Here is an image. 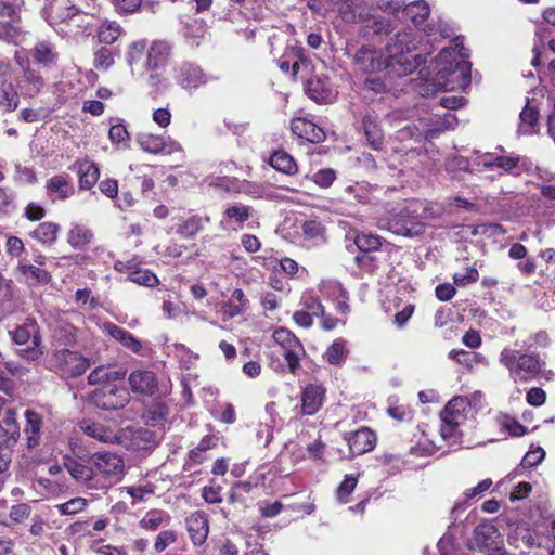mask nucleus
Returning <instances> with one entry per match:
<instances>
[{
  "label": "nucleus",
  "instance_id": "nucleus-19",
  "mask_svg": "<svg viewBox=\"0 0 555 555\" xmlns=\"http://www.w3.org/2000/svg\"><path fill=\"white\" fill-rule=\"evenodd\" d=\"M176 80L184 89H196L206 83V76L198 66L184 63L177 69Z\"/></svg>",
  "mask_w": 555,
  "mask_h": 555
},
{
  "label": "nucleus",
  "instance_id": "nucleus-62",
  "mask_svg": "<svg viewBox=\"0 0 555 555\" xmlns=\"http://www.w3.org/2000/svg\"><path fill=\"white\" fill-rule=\"evenodd\" d=\"M545 457V451L538 447L533 450L528 451L521 461V466L524 468H531L539 465Z\"/></svg>",
  "mask_w": 555,
  "mask_h": 555
},
{
  "label": "nucleus",
  "instance_id": "nucleus-6",
  "mask_svg": "<svg viewBox=\"0 0 555 555\" xmlns=\"http://www.w3.org/2000/svg\"><path fill=\"white\" fill-rule=\"evenodd\" d=\"M470 403L466 397H454L440 413V436L446 441L457 442L459 427L467 420Z\"/></svg>",
  "mask_w": 555,
  "mask_h": 555
},
{
  "label": "nucleus",
  "instance_id": "nucleus-37",
  "mask_svg": "<svg viewBox=\"0 0 555 555\" xmlns=\"http://www.w3.org/2000/svg\"><path fill=\"white\" fill-rule=\"evenodd\" d=\"M64 467L69 473V475L78 482H88L94 476V470L92 467L70 456H66L64 459Z\"/></svg>",
  "mask_w": 555,
  "mask_h": 555
},
{
  "label": "nucleus",
  "instance_id": "nucleus-4",
  "mask_svg": "<svg viewBox=\"0 0 555 555\" xmlns=\"http://www.w3.org/2000/svg\"><path fill=\"white\" fill-rule=\"evenodd\" d=\"M500 363L507 369L515 383L530 382L541 371V359L538 354L522 353L512 348H504L501 351Z\"/></svg>",
  "mask_w": 555,
  "mask_h": 555
},
{
  "label": "nucleus",
  "instance_id": "nucleus-36",
  "mask_svg": "<svg viewBox=\"0 0 555 555\" xmlns=\"http://www.w3.org/2000/svg\"><path fill=\"white\" fill-rule=\"evenodd\" d=\"M16 271L30 285L48 284L51 281V275L47 270L33 264L20 262L16 267Z\"/></svg>",
  "mask_w": 555,
  "mask_h": 555
},
{
  "label": "nucleus",
  "instance_id": "nucleus-11",
  "mask_svg": "<svg viewBox=\"0 0 555 555\" xmlns=\"http://www.w3.org/2000/svg\"><path fill=\"white\" fill-rule=\"evenodd\" d=\"M130 399L129 391L115 385H103L90 395V401L99 409L111 411L124 408Z\"/></svg>",
  "mask_w": 555,
  "mask_h": 555
},
{
  "label": "nucleus",
  "instance_id": "nucleus-33",
  "mask_svg": "<svg viewBox=\"0 0 555 555\" xmlns=\"http://www.w3.org/2000/svg\"><path fill=\"white\" fill-rule=\"evenodd\" d=\"M357 247L363 253L356 257V261L362 264L370 257L366 254L378 250L382 246V237L371 233H358L354 237Z\"/></svg>",
  "mask_w": 555,
  "mask_h": 555
},
{
  "label": "nucleus",
  "instance_id": "nucleus-52",
  "mask_svg": "<svg viewBox=\"0 0 555 555\" xmlns=\"http://www.w3.org/2000/svg\"><path fill=\"white\" fill-rule=\"evenodd\" d=\"M358 483V478L353 475H346L341 483L336 489V500L340 504H346L350 501V495L354 491Z\"/></svg>",
  "mask_w": 555,
  "mask_h": 555
},
{
  "label": "nucleus",
  "instance_id": "nucleus-8",
  "mask_svg": "<svg viewBox=\"0 0 555 555\" xmlns=\"http://www.w3.org/2000/svg\"><path fill=\"white\" fill-rule=\"evenodd\" d=\"M49 367L63 378H75L82 375L90 366V360L77 351L69 349L54 350L49 360Z\"/></svg>",
  "mask_w": 555,
  "mask_h": 555
},
{
  "label": "nucleus",
  "instance_id": "nucleus-12",
  "mask_svg": "<svg viewBox=\"0 0 555 555\" xmlns=\"http://www.w3.org/2000/svg\"><path fill=\"white\" fill-rule=\"evenodd\" d=\"M353 62L359 72L377 73L385 69L389 75V62L385 51L363 46L353 55Z\"/></svg>",
  "mask_w": 555,
  "mask_h": 555
},
{
  "label": "nucleus",
  "instance_id": "nucleus-9",
  "mask_svg": "<svg viewBox=\"0 0 555 555\" xmlns=\"http://www.w3.org/2000/svg\"><path fill=\"white\" fill-rule=\"evenodd\" d=\"M12 339L16 345L24 346L18 350L27 360H36L43 353L39 326L34 319H27L12 332Z\"/></svg>",
  "mask_w": 555,
  "mask_h": 555
},
{
  "label": "nucleus",
  "instance_id": "nucleus-14",
  "mask_svg": "<svg viewBox=\"0 0 555 555\" xmlns=\"http://www.w3.org/2000/svg\"><path fill=\"white\" fill-rule=\"evenodd\" d=\"M319 291L323 297L336 302V310L343 315L350 312L348 305L349 293L336 280H323L319 285Z\"/></svg>",
  "mask_w": 555,
  "mask_h": 555
},
{
  "label": "nucleus",
  "instance_id": "nucleus-48",
  "mask_svg": "<svg viewBox=\"0 0 555 555\" xmlns=\"http://www.w3.org/2000/svg\"><path fill=\"white\" fill-rule=\"evenodd\" d=\"M23 82L25 86H22V88L25 89L26 94L29 96L38 94L44 86L43 78L29 66H27L24 70Z\"/></svg>",
  "mask_w": 555,
  "mask_h": 555
},
{
  "label": "nucleus",
  "instance_id": "nucleus-49",
  "mask_svg": "<svg viewBox=\"0 0 555 555\" xmlns=\"http://www.w3.org/2000/svg\"><path fill=\"white\" fill-rule=\"evenodd\" d=\"M422 33L427 37H434V40L439 36L440 38H450L454 31L450 24L439 20L437 23L434 21L428 22L423 28Z\"/></svg>",
  "mask_w": 555,
  "mask_h": 555
},
{
  "label": "nucleus",
  "instance_id": "nucleus-60",
  "mask_svg": "<svg viewBox=\"0 0 555 555\" xmlns=\"http://www.w3.org/2000/svg\"><path fill=\"white\" fill-rule=\"evenodd\" d=\"M114 63L109 49L103 47L94 53L93 66L99 70H107Z\"/></svg>",
  "mask_w": 555,
  "mask_h": 555
},
{
  "label": "nucleus",
  "instance_id": "nucleus-64",
  "mask_svg": "<svg viewBox=\"0 0 555 555\" xmlns=\"http://www.w3.org/2000/svg\"><path fill=\"white\" fill-rule=\"evenodd\" d=\"M371 28L376 35L390 34L393 30L392 21L385 16H374Z\"/></svg>",
  "mask_w": 555,
  "mask_h": 555
},
{
  "label": "nucleus",
  "instance_id": "nucleus-24",
  "mask_svg": "<svg viewBox=\"0 0 555 555\" xmlns=\"http://www.w3.org/2000/svg\"><path fill=\"white\" fill-rule=\"evenodd\" d=\"M127 374L124 367L115 366H98L88 375V383L90 385H113V382L122 379Z\"/></svg>",
  "mask_w": 555,
  "mask_h": 555
},
{
  "label": "nucleus",
  "instance_id": "nucleus-31",
  "mask_svg": "<svg viewBox=\"0 0 555 555\" xmlns=\"http://www.w3.org/2000/svg\"><path fill=\"white\" fill-rule=\"evenodd\" d=\"M25 418L26 425L24 431L27 437V446L28 448H35L40 442L42 417L34 410H26Z\"/></svg>",
  "mask_w": 555,
  "mask_h": 555
},
{
  "label": "nucleus",
  "instance_id": "nucleus-5",
  "mask_svg": "<svg viewBox=\"0 0 555 555\" xmlns=\"http://www.w3.org/2000/svg\"><path fill=\"white\" fill-rule=\"evenodd\" d=\"M473 166L478 173L498 168L501 170L499 176L502 173L519 176L522 170L529 168L526 159L520 156L482 153L480 151L473 152Z\"/></svg>",
  "mask_w": 555,
  "mask_h": 555
},
{
  "label": "nucleus",
  "instance_id": "nucleus-20",
  "mask_svg": "<svg viewBox=\"0 0 555 555\" xmlns=\"http://www.w3.org/2000/svg\"><path fill=\"white\" fill-rule=\"evenodd\" d=\"M369 0H344L338 11L348 23L364 22L369 17Z\"/></svg>",
  "mask_w": 555,
  "mask_h": 555
},
{
  "label": "nucleus",
  "instance_id": "nucleus-30",
  "mask_svg": "<svg viewBox=\"0 0 555 555\" xmlns=\"http://www.w3.org/2000/svg\"><path fill=\"white\" fill-rule=\"evenodd\" d=\"M46 190L48 195H55V199L65 201L74 194V186L68 178L63 175L53 176L47 181Z\"/></svg>",
  "mask_w": 555,
  "mask_h": 555
},
{
  "label": "nucleus",
  "instance_id": "nucleus-61",
  "mask_svg": "<svg viewBox=\"0 0 555 555\" xmlns=\"http://www.w3.org/2000/svg\"><path fill=\"white\" fill-rule=\"evenodd\" d=\"M241 191L253 198H272V195L263 184L245 182Z\"/></svg>",
  "mask_w": 555,
  "mask_h": 555
},
{
  "label": "nucleus",
  "instance_id": "nucleus-54",
  "mask_svg": "<svg viewBox=\"0 0 555 555\" xmlns=\"http://www.w3.org/2000/svg\"><path fill=\"white\" fill-rule=\"evenodd\" d=\"M446 169L449 172H455L457 170L477 172L476 170H474L473 155L469 158H466L461 155L450 156L446 160Z\"/></svg>",
  "mask_w": 555,
  "mask_h": 555
},
{
  "label": "nucleus",
  "instance_id": "nucleus-21",
  "mask_svg": "<svg viewBox=\"0 0 555 555\" xmlns=\"http://www.w3.org/2000/svg\"><path fill=\"white\" fill-rule=\"evenodd\" d=\"M170 55L171 46L167 41H153L146 53V67L149 69L164 68L167 65Z\"/></svg>",
  "mask_w": 555,
  "mask_h": 555
},
{
  "label": "nucleus",
  "instance_id": "nucleus-16",
  "mask_svg": "<svg viewBox=\"0 0 555 555\" xmlns=\"http://www.w3.org/2000/svg\"><path fill=\"white\" fill-rule=\"evenodd\" d=\"M345 439L352 455H362L370 452L376 443L375 433L367 427H361L347 434Z\"/></svg>",
  "mask_w": 555,
  "mask_h": 555
},
{
  "label": "nucleus",
  "instance_id": "nucleus-3",
  "mask_svg": "<svg viewBox=\"0 0 555 555\" xmlns=\"http://www.w3.org/2000/svg\"><path fill=\"white\" fill-rule=\"evenodd\" d=\"M420 203L405 202L386 210L385 216L376 218V227L396 235L415 237L424 233L425 224L418 214Z\"/></svg>",
  "mask_w": 555,
  "mask_h": 555
},
{
  "label": "nucleus",
  "instance_id": "nucleus-58",
  "mask_svg": "<svg viewBox=\"0 0 555 555\" xmlns=\"http://www.w3.org/2000/svg\"><path fill=\"white\" fill-rule=\"evenodd\" d=\"M120 35V28L115 23L103 24L99 30V39L106 44L114 43Z\"/></svg>",
  "mask_w": 555,
  "mask_h": 555
},
{
  "label": "nucleus",
  "instance_id": "nucleus-25",
  "mask_svg": "<svg viewBox=\"0 0 555 555\" xmlns=\"http://www.w3.org/2000/svg\"><path fill=\"white\" fill-rule=\"evenodd\" d=\"M291 128L294 134L310 142H321L325 139L323 129L305 118L293 119Z\"/></svg>",
  "mask_w": 555,
  "mask_h": 555
},
{
  "label": "nucleus",
  "instance_id": "nucleus-18",
  "mask_svg": "<svg viewBox=\"0 0 555 555\" xmlns=\"http://www.w3.org/2000/svg\"><path fill=\"white\" fill-rule=\"evenodd\" d=\"M253 211L250 206L243 205L242 203L230 204L224 208L220 225L224 229L229 227L242 229L244 222L251 217Z\"/></svg>",
  "mask_w": 555,
  "mask_h": 555
},
{
  "label": "nucleus",
  "instance_id": "nucleus-47",
  "mask_svg": "<svg viewBox=\"0 0 555 555\" xmlns=\"http://www.w3.org/2000/svg\"><path fill=\"white\" fill-rule=\"evenodd\" d=\"M375 188L366 182H356L346 188V193L352 196L358 203L369 204L374 198Z\"/></svg>",
  "mask_w": 555,
  "mask_h": 555
},
{
  "label": "nucleus",
  "instance_id": "nucleus-63",
  "mask_svg": "<svg viewBox=\"0 0 555 555\" xmlns=\"http://www.w3.org/2000/svg\"><path fill=\"white\" fill-rule=\"evenodd\" d=\"M158 383L153 372H141V393L155 395Z\"/></svg>",
  "mask_w": 555,
  "mask_h": 555
},
{
  "label": "nucleus",
  "instance_id": "nucleus-32",
  "mask_svg": "<svg viewBox=\"0 0 555 555\" xmlns=\"http://www.w3.org/2000/svg\"><path fill=\"white\" fill-rule=\"evenodd\" d=\"M78 425L83 434L98 441L113 442L115 440L114 433L100 423L85 418L81 420Z\"/></svg>",
  "mask_w": 555,
  "mask_h": 555
},
{
  "label": "nucleus",
  "instance_id": "nucleus-41",
  "mask_svg": "<svg viewBox=\"0 0 555 555\" xmlns=\"http://www.w3.org/2000/svg\"><path fill=\"white\" fill-rule=\"evenodd\" d=\"M26 31L11 21L0 22V40L17 46L25 41Z\"/></svg>",
  "mask_w": 555,
  "mask_h": 555
},
{
  "label": "nucleus",
  "instance_id": "nucleus-1",
  "mask_svg": "<svg viewBox=\"0 0 555 555\" xmlns=\"http://www.w3.org/2000/svg\"><path fill=\"white\" fill-rule=\"evenodd\" d=\"M461 37L452 40L435 59L433 86L437 90L465 91L470 86L472 65Z\"/></svg>",
  "mask_w": 555,
  "mask_h": 555
},
{
  "label": "nucleus",
  "instance_id": "nucleus-56",
  "mask_svg": "<svg viewBox=\"0 0 555 555\" xmlns=\"http://www.w3.org/2000/svg\"><path fill=\"white\" fill-rule=\"evenodd\" d=\"M301 228L306 238L312 240L315 243L324 241V228L320 222L314 220L306 221Z\"/></svg>",
  "mask_w": 555,
  "mask_h": 555
},
{
  "label": "nucleus",
  "instance_id": "nucleus-55",
  "mask_svg": "<svg viewBox=\"0 0 555 555\" xmlns=\"http://www.w3.org/2000/svg\"><path fill=\"white\" fill-rule=\"evenodd\" d=\"M325 358L331 364H341L346 358L345 341L343 339L335 340L326 350Z\"/></svg>",
  "mask_w": 555,
  "mask_h": 555
},
{
  "label": "nucleus",
  "instance_id": "nucleus-28",
  "mask_svg": "<svg viewBox=\"0 0 555 555\" xmlns=\"http://www.w3.org/2000/svg\"><path fill=\"white\" fill-rule=\"evenodd\" d=\"M210 222L209 216L193 215L185 219H180L176 224V233L182 238L189 240L201 232L205 224Z\"/></svg>",
  "mask_w": 555,
  "mask_h": 555
},
{
  "label": "nucleus",
  "instance_id": "nucleus-2",
  "mask_svg": "<svg viewBox=\"0 0 555 555\" xmlns=\"http://www.w3.org/2000/svg\"><path fill=\"white\" fill-rule=\"evenodd\" d=\"M421 43V37L411 26H404L389 37L385 53L388 56L389 76L403 77L412 74L418 66L417 56H412Z\"/></svg>",
  "mask_w": 555,
  "mask_h": 555
},
{
  "label": "nucleus",
  "instance_id": "nucleus-15",
  "mask_svg": "<svg viewBox=\"0 0 555 555\" xmlns=\"http://www.w3.org/2000/svg\"><path fill=\"white\" fill-rule=\"evenodd\" d=\"M141 149L151 154H183V149L181 144L169 137H159L152 134L144 135L141 139Z\"/></svg>",
  "mask_w": 555,
  "mask_h": 555
},
{
  "label": "nucleus",
  "instance_id": "nucleus-29",
  "mask_svg": "<svg viewBox=\"0 0 555 555\" xmlns=\"http://www.w3.org/2000/svg\"><path fill=\"white\" fill-rule=\"evenodd\" d=\"M20 425L13 409L5 411L0 421V438L8 444H14L20 438Z\"/></svg>",
  "mask_w": 555,
  "mask_h": 555
},
{
  "label": "nucleus",
  "instance_id": "nucleus-57",
  "mask_svg": "<svg viewBox=\"0 0 555 555\" xmlns=\"http://www.w3.org/2000/svg\"><path fill=\"white\" fill-rule=\"evenodd\" d=\"M168 516L160 511H151L141 519V527L151 530L158 529L163 524L168 521Z\"/></svg>",
  "mask_w": 555,
  "mask_h": 555
},
{
  "label": "nucleus",
  "instance_id": "nucleus-51",
  "mask_svg": "<svg viewBox=\"0 0 555 555\" xmlns=\"http://www.w3.org/2000/svg\"><path fill=\"white\" fill-rule=\"evenodd\" d=\"M18 105V95L11 83L0 87V107L7 112L14 111Z\"/></svg>",
  "mask_w": 555,
  "mask_h": 555
},
{
  "label": "nucleus",
  "instance_id": "nucleus-42",
  "mask_svg": "<svg viewBox=\"0 0 555 555\" xmlns=\"http://www.w3.org/2000/svg\"><path fill=\"white\" fill-rule=\"evenodd\" d=\"M31 56L42 66H50L57 61L54 46L48 41L38 42L31 50Z\"/></svg>",
  "mask_w": 555,
  "mask_h": 555
},
{
  "label": "nucleus",
  "instance_id": "nucleus-27",
  "mask_svg": "<svg viewBox=\"0 0 555 555\" xmlns=\"http://www.w3.org/2000/svg\"><path fill=\"white\" fill-rule=\"evenodd\" d=\"M306 92L310 99L318 103H328L335 99V93L330 83L320 77H312L308 80Z\"/></svg>",
  "mask_w": 555,
  "mask_h": 555
},
{
  "label": "nucleus",
  "instance_id": "nucleus-44",
  "mask_svg": "<svg viewBox=\"0 0 555 555\" xmlns=\"http://www.w3.org/2000/svg\"><path fill=\"white\" fill-rule=\"evenodd\" d=\"M539 111L529 104V100H527V105L520 112V125L519 131L522 134H533L537 132L535 127L539 121Z\"/></svg>",
  "mask_w": 555,
  "mask_h": 555
},
{
  "label": "nucleus",
  "instance_id": "nucleus-43",
  "mask_svg": "<svg viewBox=\"0 0 555 555\" xmlns=\"http://www.w3.org/2000/svg\"><path fill=\"white\" fill-rule=\"evenodd\" d=\"M93 240V232L82 224H74L67 233V242L74 248H82Z\"/></svg>",
  "mask_w": 555,
  "mask_h": 555
},
{
  "label": "nucleus",
  "instance_id": "nucleus-46",
  "mask_svg": "<svg viewBox=\"0 0 555 555\" xmlns=\"http://www.w3.org/2000/svg\"><path fill=\"white\" fill-rule=\"evenodd\" d=\"M270 165L286 175H294L297 172V165L294 158L284 151L274 152L270 157Z\"/></svg>",
  "mask_w": 555,
  "mask_h": 555
},
{
  "label": "nucleus",
  "instance_id": "nucleus-34",
  "mask_svg": "<svg viewBox=\"0 0 555 555\" xmlns=\"http://www.w3.org/2000/svg\"><path fill=\"white\" fill-rule=\"evenodd\" d=\"M363 129L369 144L374 150H380L384 142V134L375 115L366 114L363 117Z\"/></svg>",
  "mask_w": 555,
  "mask_h": 555
},
{
  "label": "nucleus",
  "instance_id": "nucleus-22",
  "mask_svg": "<svg viewBox=\"0 0 555 555\" xmlns=\"http://www.w3.org/2000/svg\"><path fill=\"white\" fill-rule=\"evenodd\" d=\"M95 469L104 476H117L121 473L122 462L114 453L98 452L91 456Z\"/></svg>",
  "mask_w": 555,
  "mask_h": 555
},
{
  "label": "nucleus",
  "instance_id": "nucleus-45",
  "mask_svg": "<svg viewBox=\"0 0 555 555\" xmlns=\"http://www.w3.org/2000/svg\"><path fill=\"white\" fill-rule=\"evenodd\" d=\"M457 125V118L455 114L447 112L441 115V125L433 126L431 124H425L422 131L425 133L426 139L437 138L441 132L450 129H454Z\"/></svg>",
  "mask_w": 555,
  "mask_h": 555
},
{
  "label": "nucleus",
  "instance_id": "nucleus-39",
  "mask_svg": "<svg viewBox=\"0 0 555 555\" xmlns=\"http://www.w3.org/2000/svg\"><path fill=\"white\" fill-rule=\"evenodd\" d=\"M104 333L108 334L115 340L119 341L122 346L131 349L134 352L139 351L138 340L127 331L120 328L114 323L105 322L102 325Z\"/></svg>",
  "mask_w": 555,
  "mask_h": 555
},
{
  "label": "nucleus",
  "instance_id": "nucleus-59",
  "mask_svg": "<svg viewBox=\"0 0 555 555\" xmlns=\"http://www.w3.org/2000/svg\"><path fill=\"white\" fill-rule=\"evenodd\" d=\"M87 506V500L83 498H75L63 504L56 505V508L61 515H73L85 509Z\"/></svg>",
  "mask_w": 555,
  "mask_h": 555
},
{
  "label": "nucleus",
  "instance_id": "nucleus-13",
  "mask_svg": "<svg viewBox=\"0 0 555 555\" xmlns=\"http://www.w3.org/2000/svg\"><path fill=\"white\" fill-rule=\"evenodd\" d=\"M501 535L496 527L491 522H480L473 532V537L468 541V548L472 552H478L486 555L494 547H500Z\"/></svg>",
  "mask_w": 555,
  "mask_h": 555
},
{
  "label": "nucleus",
  "instance_id": "nucleus-53",
  "mask_svg": "<svg viewBox=\"0 0 555 555\" xmlns=\"http://www.w3.org/2000/svg\"><path fill=\"white\" fill-rule=\"evenodd\" d=\"M300 304L302 306V310L313 314L314 317L323 315L324 307L321 304L319 297L313 294L311 291H306L301 295Z\"/></svg>",
  "mask_w": 555,
  "mask_h": 555
},
{
  "label": "nucleus",
  "instance_id": "nucleus-7",
  "mask_svg": "<svg viewBox=\"0 0 555 555\" xmlns=\"http://www.w3.org/2000/svg\"><path fill=\"white\" fill-rule=\"evenodd\" d=\"M166 415L167 406L163 402L153 403L141 415L145 426L149 427H141V451H151L159 443L165 430Z\"/></svg>",
  "mask_w": 555,
  "mask_h": 555
},
{
  "label": "nucleus",
  "instance_id": "nucleus-10",
  "mask_svg": "<svg viewBox=\"0 0 555 555\" xmlns=\"http://www.w3.org/2000/svg\"><path fill=\"white\" fill-rule=\"evenodd\" d=\"M272 338L282 351L291 373L295 374L300 367V359L305 349L299 339L287 328L280 327L274 331Z\"/></svg>",
  "mask_w": 555,
  "mask_h": 555
},
{
  "label": "nucleus",
  "instance_id": "nucleus-40",
  "mask_svg": "<svg viewBox=\"0 0 555 555\" xmlns=\"http://www.w3.org/2000/svg\"><path fill=\"white\" fill-rule=\"evenodd\" d=\"M248 309V299L244 292L236 288L232 292L229 300L223 306V312L229 318L243 314Z\"/></svg>",
  "mask_w": 555,
  "mask_h": 555
},
{
  "label": "nucleus",
  "instance_id": "nucleus-26",
  "mask_svg": "<svg viewBox=\"0 0 555 555\" xmlns=\"http://www.w3.org/2000/svg\"><path fill=\"white\" fill-rule=\"evenodd\" d=\"M403 15L422 31V28L428 23L430 8L424 0L412 1L404 7Z\"/></svg>",
  "mask_w": 555,
  "mask_h": 555
},
{
  "label": "nucleus",
  "instance_id": "nucleus-38",
  "mask_svg": "<svg viewBox=\"0 0 555 555\" xmlns=\"http://www.w3.org/2000/svg\"><path fill=\"white\" fill-rule=\"evenodd\" d=\"M60 225L52 221L41 222L31 233L30 236L42 245H53L59 236Z\"/></svg>",
  "mask_w": 555,
  "mask_h": 555
},
{
  "label": "nucleus",
  "instance_id": "nucleus-23",
  "mask_svg": "<svg viewBox=\"0 0 555 555\" xmlns=\"http://www.w3.org/2000/svg\"><path fill=\"white\" fill-rule=\"evenodd\" d=\"M186 528L195 545H201L206 541L209 527L207 517L203 512L197 511L192 513L186 518Z\"/></svg>",
  "mask_w": 555,
  "mask_h": 555
},
{
  "label": "nucleus",
  "instance_id": "nucleus-35",
  "mask_svg": "<svg viewBox=\"0 0 555 555\" xmlns=\"http://www.w3.org/2000/svg\"><path fill=\"white\" fill-rule=\"evenodd\" d=\"M76 166L79 176V188L83 190H90L99 180V168L94 163L88 159L77 162Z\"/></svg>",
  "mask_w": 555,
  "mask_h": 555
},
{
  "label": "nucleus",
  "instance_id": "nucleus-17",
  "mask_svg": "<svg viewBox=\"0 0 555 555\" xmlns=\"http://www.w3.org/2000/svg\"><path fill=\"white\" fill-rule=\"evenodd\" d=\"M325 389L320 385H308L301 390L300 413L314 415L323 405Z\"/></svg>",
  "mask_w": 555,
  "mask_h": 555
},
{
  "label": "nucleus",
  "instance_id": "nucleus-50",
  "mask_svg": "<svg viewBox=\"0 0 555 555\" xmlns=\"http://www.w3.org/2000/svg\"><path fill=\"white\" fill-rule=\"evenodd\" d=\"M23 4L24 0H0V17L18 23Z\"/></svg>",
  "mask_w": 555,
  "mask_h": 555
}]
</instances>
